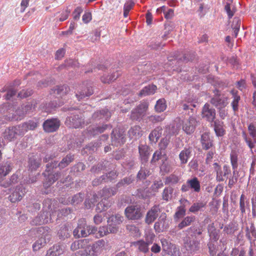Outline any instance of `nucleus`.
Instances as JSON below:
<instances>
[{"label": "nucleus", "instance_id": "obj_1", "mask_svg": "<svg viewBox=\"0 0 256 256\" xmlns=\"http://www.w3.org/2000/svg\"><path fill=\"white\" fill-rule=\"evenodd\" d=\"M78 226L74 230V234L78 237H86L90 234L95 233L97 230L94 227L90 228L87 226L86 220H78Z\"/></svg>", "mask_w": 256, "mask_h": 256}, {"label": "nucleus", "instance_id": "obj_2", "mask_svg": "<svg viewBox=\"0 0 256 256\" xmlns=\"http://www.w3.org/2000/svg\"><path fill=\"white\" fill-rule=\"evenodd\" d=\"M105 244L104 240H100L92 245L88 244L86 249V256H98L102 252Z\"/></svg>", "mask_w": 256, "mask_h": 256}, {"label": "nucleus", "instance_id": "obj_3", "mask_svg": "<svg viewBox=\"0 0 256 256\" xmlns=\"http://www.w3.org/2000/svg\"><path fill=\"white\" fill-rule=\"evenodd\" d=\"M248 130L253 140L248 138L246 134L244 132H242V137L248 147L252 150L254 148L256 143V126L254 123H250L248 126Z\"/></svg>", "mask_w": 256, "mask_h": 256}, {"label": "nucleus", "instance_id": "obj_4", "mask_svg": "<svg viewBox=\"0 0 256 256\" xmlns=\"http://www.w3.org/2000/svg\"><path fill=\"white\" fill-rule=\"evenodd\" d=\"M228 98L220 94L218 90H216L214 95L210 100V103L218 109L226 107L228 104Z\"/></svg>", "mask_w": 256, "mask_h": 256}, {"label": "nucleus", "instance_id": "obj_5", "mask_svg": "<svg viewBox=\"0 0 256 256\" xmlns=\"http://www.w3.org/2000/svg\"><path fill=\"white\" fill-rule=\"evenodd\" d=\"M155 236L153 234H149L146 237V242L140 240L134 242V245L138 246V250L144 253L148 252V246L152 244Z\"/></svg>", "mask_w": 256, "mask_h": 256}, {"label": "nucleus", "instance_id": "obj_6", "mask_svg": "<svg viewBox=\"0 0 256 256\" xmlns=\"http://www.w3.org/2000/svg\"><path fill=\"white\" fill-rule=\"evenodd\" d=\"M125 214L129 220H138L142 217L141 208L138 206H130L125 210Z\"/></svg>", "mask_w": 256, "mask_h": 256}, {"label": "nucleus", "instance_id": "obj_7", "mask_svg": "<svg viewBox=\"0 0 256 256\" xmlns=\"http://www.w3.org/2000/svg\"><path fill=\"white\" fill-rule=\"evenodd\" d=\"M60 125V120L58 118H51L44 121L43 124L44 130L47 132H52L57 130Z\"/></svg>", "mask_w": 256, "mask_h": 256}, {"label": "nucleus", "instance_id": "obj_8", "mask_svg": "<svg viewBox=\"0 0 256 256\" xmlns=\"http://www.w3.org/2000/svg\"><path fill=\"white\" fill-rule=\"evenodd\" d=\"M74 156L68 154L65 158H62L61 162L58 164V166H57V162L56 161L52 162L51 164H46V170L49 172L51 168L54 169L56 168L57 166H58L60 168H63L68 166L74 160Z\"/></svg>", "mask_w": 256, "mask_h": 256}, {"label": "nucleus", "instance_id": "obj_9", "mask_svg": "<svg viewBox=\"0 0 256 256\" xmlns=\"http://www.w3.org/2000/svg\"><path fill=\"white\" fill-rule=\"evenodd\" d=\"M148 107V104L147 102H142L136 108L132 111L131 118L132 120H138L141 116L145 114Z\"/></svg>", "mask_w": 256, "mask_h": 256}, {"label": "nucleus", "instance_id": "obj_10", "mask_svg": "<svg viewBox=\"0 0 256 256\" xmlns=\"http://www.w3.org/2000/svg\"><path fill=\"white\" fill-rule=\"evenodd\" d=\"M160 212L159 205H154L147 212L145 222L150 224L153 222L158 217Z\"/></svg>", "mask_w": 256, "mask_h": 256}, {"label": "nucleus", "instance_id": "obj_11", "mask_svg": "<svg viewBox=\"0 0 256 256\" xmlns=\"http://www.w3.org/2000/svg\"><path fill=\"white\" fill-rule=\"evenodd\" d=\"M22 134H23V132L21 131V126H17L6 128L4 133V137L5 139L11 141L15 138L16 135Z\"/></svg>", "mask_w": 256, "mask_h": 256}, {"label": "nucleus", "instance_id": "obj_12", "mask_svg": "<svg viewBox=\"0 0 256 256\" xmlns=\"http://www.w3.org/2000/svg\"><path fill=\"white\" fill-rule=\"evenodd\" d=\"M196 123V118L190 116L188 119L183 121L182 130L186 134H191L194 131Z\"/></svg>", "mask_w": 256, "mask_h": 256}, {"label": "nucleus", "instance_id": "obj_13", "mask_svg": "<svg viewBox=\"0 0 256 256\" xmlns=\"http://www.w3.org/2000/svg\"><path fill=\"white\" fill-rule=\"evenodd\" d=\"M25 194V190L22 186H17L12 192L9 196L8 199L12 202L20 201Z\"/></svg>", "mask_w": 256, "mask_h": 256}, {"label": "nucleus", "instance_id": "obj_14", "mask_svg": "<svg viewBox=\"0 0 256 256\" xmlns=\"http://www.w3.org/2000/svg\"><path fill=\"white\" fill-rule=\"evenodd\" d=\"M202 116L208 122H212L216 118V111L214 108H210L208 104H206L202 108Z\"/></svg>", "mask_w": 256, "mask_h": 256}, {"label": "nucleus", "instance_id": "obj_15", "mask_svg": "<svg viewBox=\"0 0 256 256\" xmlns=\"http://www.w3.org/2000/svg\"><path fill=\"white\" fill-rule=\"evenodd\" d=\"M200 142L204 150H208L214 147L213 140L208 133L205 132L202 135Z\"/></svg>", "mask_w": 256, "mask_h": 256}, {"label": "nucleus", "instance_id": "obj_16", "mask_svg": "<svg viewBox=\"0 0 256 256\" xmlns=\"http://www.w3.org/2000/svg\"><path fill=\"white\" fill-rule=\"evenodd\" d=\"M118 173L116 171H111L107 174L106 175H103L98 180H94L92 182L93 186H98L100 184V182H101L102 181L104 182H108L112 181L114 180H115L118 176Z\"/></svg>", "mask_w": 256, "mask_h": 256}, {"label": "nucleus", "instance_id": "obj_17", "mask_svg": "<svg viewBox=\"0 0 256 256\" xmlns=\"http://www.w3.org/2000/svg\"><path fill=\"white\" fill-rule=\"evenodd\" d=\"M80 88V91L78 90L76 94L78 100L86 96H89L93 94V90L91 86H86L84 84H82Z\"/></svg>", "mask_w": 256, "mask_h": 256}, {"label": "nucleus", "instance_id": "obj_18", "mask_svg": "<svg viewBox=\"0 0 256 256\" xmlns=\"http://www.w3.org/2000/svg\"><path fill=\"white\" fill-rule=\"evenodd\" d=\"M208 232L210 239L216 242L220 238V230L216 229L214 222L209 224L207 228Z\"/></svg>", "mask_w": 256, "mask_h": 256}, {"label": "nucleus", "instance_id": "obj_19", "mask_svg": "<svg viewBox=\"0 0 256 256\" xmlns=\"http://www.w3.org/2000/svg\"><path fill=\"white\" fill-rule=\"evenodd\" d=\"M138 150L142 161L143 162H147L150 156V147L146 144H142L139 146Z\"/></svg>", "mask_w": 256, "mask_h": 256}, {"label": "nucleus", "instance_id": "obj_20", "mask_svg": "<svg viewBox=\"0 0 256 256\" xmlns=\"http://www.w3.org/2000/svg\"><path fill=\"white\" fill-rule=\"evenodd\" d=\"M162 129L160 126H158L153 130L148 136L150 141L152 143H156L162 136Z\"/></svg>", "mask_w": 256, "mask_h": 256}, {"label": "nucleus", "instance_id": "obj_21", "mask_svg": "<svg viewBox=\"0 0 256 256\" xmlns=\"http://www.w3.org/2000/svg\"><path fill=\"white\" fill-rule=\"evenodd\" d=\"M12 166L10 162H4L0 164V178L8 175L12 170Z\"/></svg>", "mask_w": 256, "mask_h": 256}, {"label": "nucleus", "instance_id": "obj_22", "mask_svg": "<svg viewBox=\"0 0 256 256\" xmlns=\"http://www.w3.org/2000/svg\"><path fill=\"white\" fill-rule=\"evenodd\" d=\"M110 116L111 113L107 108L95 112L92 115V118L95 120L100 119L108 120Z\"/></svg>", "mask_w": 256, "mask_h": 256}, {"label": "nucleus", "instance_id": "obj_23", "mask_svg": "<svg viewBox=\"0 0 256 256\" xmlns=\"http://www.w3.org/2000/svg\"><path fill=\"white\" fill-rule=\"evenodd\" d=\"M41 159L38 156H32L29 158L28 167L31 172L36 170L40 166Z\"/></svg>", "mask_w": 256, "mask_h": 256}, {"label": "nucleus", "instance_id": "obj_24", "mask_svg": "<svg viewBox=\"0 0 256 256\" xmlns=\"http://www.w3.org/2000/svg\"><path fill=\"white\" fill-rule=\"evenodd\" d=\"M89 242L88 239H82L76 240L71 244V249L74 251L80 248H86Z\"/></svg>", "mask_w": 256, "mask_h": 256}, {"label": "nucleus", "instance_id": "obj_25", "mask_svg": "<svg viewBox=\"0 0 256 256\" xmlns=\"http://www.w3.org/2000/svg\"><path fill=\"white\" fill-rule=\"evenodd\" d=\"M239 204L242 215L245 214L246 208L250 209L249 201L244 194H242L240 196Z\"/></svg>", "mask_w": 256, "mask_h": 256}, {"label": "nucleus", "instance_id": "obj_26", "mask_svg": "<svg viewBox=\"0 0 256 256\" xmlns=\"http://www.w3.org/2000/svg\"><path fill=\"white\" fill-rule=\"evenodd\" d=\"M68 118L70 121L69 126L72 128H78L84 124L83 119L76 116H74Z\"/></svg>", "mask_w": 256, "mask_h": 256}, {"label": "nucleus", "instance_id": "obj_27", "mask_svg": "<svg viewBox=\"0 0 256 256\" xmlns=\"http://www.w3.org/2000/svg\"><path fill=\"white\" fill-rule=\"evenodd\" d=\"M117 188H104L100 192L102 198L104 200H107L110 197L116 194Z\"/></svg>", "mask_w": 256, "mask_h": 256}, {"label": "nucleus", "instance_id": "obj_28", "mask_svg": "<svg viewBox=\"0 0 256 256\" xmlns=\"http://www.w3.org/2000/svg\"><path fill=\"white\" fill-rule=\"evenodd\" d=\"M214 130L217 136H223L225 134V130L224 128V122L219 120H215L214 122Z\"/></svg>", "mask_w": 256, "mask_h": 256}, {"label": "nucleus", "instance_id": "obj_29", "mask_svg": "<svg viewBox=\"0 0 256 256\" xmlns=\"http://www.w3.org/2000/svg\"><path fill=\"white\" fill-rule=\"evenodd\" d=\"M156 86L155 85H148L144 88L140 92L139 95L140 96H146L153 94L156 92Z\"/></svg>", "mask_w": 256, "mask_h": 256}, {"label": "nucleus", "instance_id": "obj_30", "mask_svg": "<svg viewBox=\"0 0 256 256\" xmlns=\"http://www.w3.org/2000/svg\"><path fill=\"white\" fill-rule=\"evenodd\" d=\"M191 152V150L190 148H185L181 151L179 154V158L181 164H186L187 163L188 160L190 158Z\"/></svg>", "mask_w": 256, "mask_h": 256}, {"label": "nucleus", "instance_id": "obj_31", "mask_svg": "<svg viewBox=\"0 0 256 256\" xmlns=\"http://www.w3.org/2000/svg\"><path fill=\"white\" fill-rule=\"evenodd\" d=\"M195 219L196 218L194 216H187L185 217L182 220V221L178 224V228L179 230H182L184 228L188 226L195 220Z\"/></svg>", "mask_w": 256, "mask_h": 256}, {"label": "nucleus", "instance_id": "obj_32", "mask_svg": "<svg viewBox=\"0 0 256 256\" xmlns=\"http://www.w3.org/2000/svg\"><path fill=\"white\" fill-rule=\"evenodd\" d=\"M63 252V249L60 245H54L47 252L46 256H58Z\"/></svg>", "mask_w": 256, "mask_h": 256}, {"label": "nucleus", "instance_id": "obj_33", "mask_svg": "<svg viewBox=\"0 0 256 256\" xmlns=\"http://www.w3.org/2000/svg\"><path fill=\"white\" fill-rule=\"evenodd\" d=\"M19 126H21V131L23 132L24 134V132H27L28 130H34L37 127L38 124L33 120H29L27 122L19 125Z\"/></svg>", "mask_w": 256, "mask_h": 256}, {"label": "nucleus", "instance_id": "obj_34", "mask_svg": "<svg viewBox=\"0 0 256 256\" xmlns=\"http://www.w3.org/2000/svg\"><path fill=\"white\" fill-rule=\"evenodd\" d=\"M238 154L236 150H232L230 154V164L234 170V172L236 170L238 166Z\"/></svg>", "mask_w": 256, "mask_h": 256}, {"label": "nucleus", "instance_id": "obj_35", "mask_svg": "<svg viewBox=\"0 0 256 256\" xmlns=\"http://www.w3.org/2000/svg\"><path fill=\"white\" fill-rule=\"evenodd\" d=\"M214 170L216 172V180L218 182H223L224 180V171L221 166L217 163L214 164Z\"/></svg>", "mask_w": 256, "mask_h": 256}, {"label": "nucleus", "instance_id": "obj_36", "mask_svg": "<svg viewBox=\"0 0 256 256\" xmlns=\"http://www.w3.org/2000/svg\"><path fill=\"white\" fill-rule=\"evenodd\" d=\"M187 183L190 184V188L196 192H199L200 190V184L197 178L194 177L192 179L188 180Z\"/></svg>", "mask_w": 256, "mask_h": 256}, {"label": "nucleus", "instance_id": "obj_37", "mask_svg": "<svg viewBox=\"0 0 256 256\" xmlns=\"http://www.w3.org/2000/svg\"><path fill=\"white\" fill-rule=\"evenodd\" d=\"M230 93L232 96L234 98L232 102V106L234 111H236L238 109V104L240 100V96L238 95V91L236 90H232Z\"/></svg>", "mask_w": 256, "mask_h": 256}, {"label": "nucleus", "instance_id": "obj_38", "mask_svg": "<svg viewBox=\"0 0 256 256\" xmlns=\"http://www.w3.org/2000/svg\"><path fill=\"white\" fill-rule=\"evenodd\" d=\"M60 173L57 172L54 174H50L44 182V185L46 187H48L54 184L60 178Z\"/></svg>", "mask_w": 256, "mask_h": 256}, {"label": "nucleus", "instance_id": "obj_39", "mask_svg": "<svg viewBox=\"0 0 256 256\" xmlns=\"http://www.w3.org/2000/svg\"><path fill=\"white\" fill-rule=\"evenodd\" d=\"M186 214V209L184 206H178L174 216V220L176 221L184 217Z\"/></svg>", "mask_w": 256, "mask_h": 256}, {"label": "nucleus", "instance_id": "obj_40", "mask_svg": "<svg viewBox=\"0 0 256 256\" xmlns=\"http://www.w3.org/2000/svg\"><path fill=\"white\" fill-rule=\"evenodd\" d=\"M206 204L202 202L194 203L189 208V212L192 213H196L205 207Z\"/></svg>", "mask_w": 256, "mask_h": 256}, {"label": "nucleus", "instance_id": "obj_41", "mask_svg": "<svg viewBox=\"0 0 256 256\" xmlns=\"http://www.w3.org/2000/svg\"><path fill=\"white\" fill-rule=\"evenodd\" d=\"M110 204L108 200L102 199L100 202H98L96 206V210L98 212H102L106 210L109 207Z\"/></svg>", "mask_w": 256, "mask_h": 256}, {"label": "nucleus", "instance_id": "obj_42", "mask_svg": "<svg viewBox=\"0 0 256 256\" xmlns=\"http://www.w3.org/2000/svg\"><path fill=\"white\" fill-rule=\"evenodd\" d=\"M107 128L110 129L111 127L108 125L104 124L102 126H99L94 128L92 130H90V132L91 134L94 136L104 132Z\"/></svg>", "mask_w": 256, "mask_h": 256}, {"label": "nucleus", "instance_id": "obj_43", "mask_svg": "<svg viewBox=\"0 0 256 256\" xmlns=\"http://www.w3.org/2000/svg\"><path fill=\"white\" fill-rule=\"evenodd\" d=\"M174 189L171 187L166 188L162 193V198L163 200L168 202L172 198Z\"/></svg>", "mask_w": 256, "mask_h": 256}, {"label": "nucleus", "instance_id": "obj_44", "mask_svg": "<svg viewBox=\"0 0 256 256\" xmlns=\"http://www.w3.org/2000/svg\"><path fill=\"white\" fill-rule=\"evenodd\" d=\"M180 130L179 127L177 124H172L166 128V132L170 136L176 135L178 134Z\"/></svg>", "mask_w": 256, "mask_h": 256}, {"label": "nucleus", "instance_id": "obj_45", "mask_svg": "<svg viewBox=\"0 0 256 256\" xmlns=\"http://www.w3.org/2000/svg\"><path fill=\"white\" fill-rule=\"evenodd\" d=\"M166 108V100L164 98L158 100L155 105V110L157 112H164Z\"/></svg>", "mask_w": 256, "mask_h": 256}, {"label": "nucleus", "instance_id": "obj_46", "mask_svg": "<svg viewBox=\"0 0 256 256\" xmlns=\"http://www.w3.org/2000/svg\"><path fill=\"white\" fill-rule=\"evenodd\" d=\"M123 217L117 214L116 216H112L108 218V224H114V225L118 226V224L122 222Z\"/></svg>", "mask_w": 256, "mask_h": 256}, {"label": "nucleus", "instance_id": "obj_47", "mask_svg": "<svg viewBox=\"0 0 256 256\" xmlns=\"http://www.w3.org/2000/svg\"><path fill=\"white\" fill-rule=\"evenodd\" d=\"M162 250L166 252V254H170L172 248L174 246L171 243L169 242L166 239H162L161 240Z\"/></svg>", "mask_w": 256, "mask_h": 256}, {"label": "nucleus", "instance_id": "obj_48", "mask_svg": "<svg viewBox=\"0 0 256 256\" xmlns=\"http://www.w3.org/2000/svg\"><path fill=\"white\" fill-rule=\"evenodd\" d=\"M58 235L60 239H64L70 236V230L68 226H64L58 232Z\"/></svg>", "mask_w": 256, "mask_h": 256}, {"label": "nucleus", "instance_id": "obj_49", "mask_svg": "<svg viewBox=\"0 0 256 256\" xmlns=\"http://www.w3.org/2000/svg\"><path fill=\"white\" fill-rule=\"evenodd\" d=\"M126 230L131 235L134 236H140L138 228L133 224L128 225L126 226Z\"/></svg>", "mask_w": 256, "mask_h": 256}, {"label": "nucleus", "instance_id": "obj_50", "mask_svg": "<svg viewBox=\"0 0 256 256\" xmlns=\"http://www.w3.org/2000/svg\"><path fill=\"white\" fill-rule=\"evenodd\" d=\"M180 178L178 176L174 174H172L166 178L165 184H174L178 182Z\"/></svg>", "mask_w": 256, "mask_h": 256}, {"label": "nucleus", "instance_id": "obj_51", "mask_svg": "<svg viewBox=\"0 0 256 256\" xmlns=\"http://www.w3.org/2000/svg\"><path fill=\"white\" fill-rule=\"evenodd\" d=\"M118 78V73H114L110 76H103L101 78V80L103 83L109 84L116 80Z\"/></svg>", "mask_w": 256, "mask_h": 256}, {"label": "nucleus", "instance_id": "obj_52", "mask_svg": "<svg viewBox=\"0 0 256 256\" xmlns=\"http://www.w3.org/2000/svg\"><path fill=\"white\" fill-rule=\"evenodd\" d=\"M170 142V138L166 136L162 138L158 144L159 150H165Z\"/></svg>", "mask_w": 256, "mask_h": 256}, {"label": "nucleus", "instance_id": "obj_53", "mask_svg": "<svg viewBox=\"0 0 256 256\" xmlns=\"http://www.w3.org/2000/svg\"><path fill=\"white\" fill-rule=\"evenodd\" d=\"M70 90V88L66 86H57L56 88L54 90V93L57 94H66Z\"/></svg>", "mask_w": 256, "mask_h": 256}, {"label": "nucleus", "instance_id": "obj_54", "mask_svg": "<svg viewBox=\"0 0 256 256\" xmlns=\"http://www.w3.org/2000/svg\"><path fill=\"white\" fill-rule=\"evenodd\" d=\"M46 244L45 238H41L38 240L32 246L33 250L34 251L38 250L44 246Z\"/></svg>", "mask_w": 256, "mask_h": 256}, {"label": "nucleus", "instance_id": "obj_55", "mask_svg": "<svg viewBox=\"0 0 256 256\" xmlns=\"http://www.w3.org/2000/svg\"><path fill=\"white\" fill-rule=\"evenodd\" d=\"M140 129V126H134L128 130V134L130 136H138L141 134Z\"/></svg>", "mask_w": 256, "mask_h": 256}, {"label": "nucleus", "instance_id": "obj_56", "mask_svg": "<svg viewBox=\"0 0 256 256\" xmlns=\"http://www.w3.org/2000/svg\"><path fill=\"white\" fill-rule=\"evenodd\" d=\"M165 118L164 115L161 116H151L148 118V120L152 123L154 124L162 122Z\"/></svg>", "mask_w": 256, "mask_h": 256}, {"label": "nucleus", "instance_id": "obj_57", "mask_svg": "<svg viewBox=\"0 0 256 256\" xmlns=\"http://www.w3.org/2000/svg\"><path fill=\"white\" fill-rule=\"evenodd\" d=\"M40 216L44 224L48 223L51 220L50 213L46 210L43 211L40 214Z\"/></svg>", "mask_w": 256, "mask_h": 256}, {"label": "nucleus", "instance_id": "obj_58", "mask_svg": "<svg viewBox=\"0 0 256 256\" xmlns=\"http://www.w3.org/2000/svg\"><path fill=\"white\" fill-rule=\"evenodd\" d=\"M132 180H133L130 177L124 178L117 184L116 186L118 188L121 186L128 185L132 182Z\"/></svg>", "mask_w": 256, "mask_h": 256}, {"label": "nucleus", "instance_id": "obj_59", "mask_svg": "<svg viewBox=\"0 0 256 256\" xmlns=\"http://www.w3.org/2000/svg\"><path fill=\"white\" fill-rule=\"evenodd\" d=\"M18 174L16 173L14 174L10 179L9 182H8L6 184H2L4 187H7L10 185L12 184H14L18 182Z\"/></svg>", "mask_w": 256, "mask_h": 256}, {"label": "nucleus", "instance_id": "obj_60", "mask_svg": "<svg viewBox=\"0 0 256 256\" xmlns=\"http://www.w3.org/2000/svg\"><path fill=\"white\" fill-rule=\"evenodd\" d=\"M84 200V194L81 193H79L74 195L72 200V202L74 204H78L79 202H82Z\"/></svg>", "mask_w": 256, "mask_h": 256}, {"label": "nucleus", "instance_id": "obj_61", "mask_svg": "<svg viewBox=\"0 0 256 256\" xmlns=\"http://www.w3.org/2000/svg\"><path fill=\"white\" fill-rule=\"evenodd\" d=\"M210 148L211 150L208 152L206 158V162L207 164H208L212 162L214 156L216 154V150L214 147Z\"/></svg>", "mask_w": 256, "mask_h": 256}, {"label": "nucleus", "instance_id": "obj_62", "mask_svg": "<svg viewBox=\"0 0 256 256\" xmlns=\"http://www.w3.org/2000/svg\"><path fill=\"white\" fill-rule=\"evenodd\" d=\"M110 232L109 231L108 226H100L99 228V230L98 231V236L101 238L103 237L104 236H106L108 234H110Z\"/></svg>", "mask_w": 256, "mask_h": 256}, {"label": "nucleus", "instance_id": "obj_63", "mask_svg": "<svg viewBox=\"0 0 256 256\" xmlns=\"http://www.w3.org/2000/svg\"><path fill=\"white\" fill-rule=\"evenodd\" d=\"M83 10L81 7H77L72 12L73 18L75 20H78L80 19V16Z\"/></svg>", "mask_w": 256, "mask_h": 256}, {"label": "nucleus", "instance_id": "obj_64", "mask_svg": "<svg viewBox=\"0 0 256 256\" xmlns=\"http://www.w3.org/2000/svg\"><path fill=\"white\" fill-rule=\"evenodd\" d=\"M32 93V90H22L18 93V96L20 98H26L31 96Z\"/></svg>", "mask_w": 256, "mask_h": 256}]
</instances>
